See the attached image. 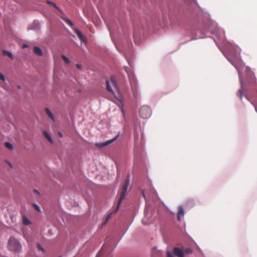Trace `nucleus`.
Listing matches in <instances>:
<instances>
[{
  "instance_id": "18",
  "label": "nucleus",
  "mask_w": 257,
  "mask_h": 257,
  "mask_svg": "<svg viewBox=\"0 0 257 257\" xmlns=\"http://www.w3.org/2000/svg\"><path fill=\"white\" fill-rule=\"evenodd\" d=\"M5 145L7 148L9 149L12 150L13 149V146L10 143L6 142L5 143Z\"/></svg>"
},
{
  "instance_id": "12",
  "label": "nucleus",
  "mask_w": 257,
  "mask_h": 257,
  "mask_svg": "<svg viewBox=\"0 0 257 257\" xmlns=\"http://www.w3.org/2000/svg\"><path fill=\"white\" fill-rule=\"evenodd\" d=\"M106 89L109 92L114 93L112 89L111 88L109 81L106 80Z\"/></svg>"
},
{
  "instance_id": "22",
  "label": "nucleus",
  "mask_w": 257,
  "mask_h": 257,
  "mask_svg": "<svg viewBox=\"0 0 257 257\" xmlns=\"http://www.w3.org/2000/svg\"><path fill=\"white\" fill-rule=\"evenodd\" d=\"M0 80L5 81L6 79L5 76L1 73H0Z\"/></svg>"
},
{
  "instance_id": "15",
  "label": "nucleus",
  "mask_w": 257,
  "mask_h": 257,
  "mask_svg": "<svg viewBox=\"0 0 257 257\" xmlns=\"http://www.w3.org/2000/svg\"><path fill=\"white\" fill-rule=\"evenodd\" d=\"M3 54L4 55H7V56H9L10 58H11L12 59L13 58V55L10 52L7 51L6 50H3Z\"/></svg>"
},
{
  "instance_id": "28",
  "label": "nucleus",
  "mask_w": 257,
  "mask_h": 257,
  "mask_svg": "<svg viewBox=\"0 0 257 257\" xmlns=\"http://www.w3.org/2000/svg\"><path fill=\"white\" fill-rule=\"evenodd\" d=\"M58 135H59V136L60 137H61V138H62V137H63V135H62V134L61 133H60V132H58Z\"/></svg>"
},
{
  "instance_id": "19",
  "label": "nucleus",
  "mask_w": 257,
  "mask_h": 257,
  "mask_svg": "<svg viewBox=\"0 0 257 257\" xmlns=\"http://www.w3.org/2000/svg\"><path fill=\"white\" fill-rule=\"evenodd\" d=\"M32 205L36 210H37L38 212H41L40 207L37 204L33 203Z\"/></svg>"
},
{
  "instance_id": "11",
  "label": "nucleus",
  "mask_w": 257,
  "mask_h": 257,
  "mask_svg": "<svg viewBox=\"0 0 257 257\" xmlns=\"http://www.w3.org/2000/svg\"><path fill=\"white\" fill-rule=\"evenodd\" d=\"M43 134L45 137L48 140V141L51 144L53 143V141L51 137V136L49 135V134L46 131H43Z\"/></svg>"
},
{
  "instance_id": "10",
  "label": "nucleus",
  "mask_w": 257,
  "mask_h": 257,
  "mask_svg": "<svg viewBox=\"0 0 257 257\" xmlns=\"http://www.w3.org/2000/svg\"><path fill=\"white\" fill-rule=\"evenodd\" d=\"M22 222L25 225H29L31 223V221L25 215L22 216Z\"/></svg>"
},
{
  "instance_id": "31",
  "label": "nucleus",
  "mask_w": 257,
  "mask_h": 257,
  "mask_svg": "<svg viewBox=\"0 0 257 257\" xmlns=\"http://www.w3.org/2000/svg\"><path fill=\"white\" fill-rule=\"evenodd\" d=\"M142 194H143V196L144 198H146V196L145 195L144 191H142Z\"/></svg>"
},
{
  "instance_id": "23",
  "label": "nucleus",
  "mask_w": 257,
  "mask_h": 257,
  "mask_svg": "<svg viewBox=\"0 0 257 257\" xmlns=\"http://www.w3.org/2000/svg\"><path fill=\"white\" fill-rule=\"evenodd\" d=\"M66 22L67 23V24L68 25H69L70 26H72L73 25V23L70 20H68V19L66 20Z\"/></svg>"
},
{
  "instance_id": "2",
  "label": "nucleus",
  "mask_w": 257,
  "mask_h": 257,
  "mask_svg": "<svg viewBox=\"0 0 257 257\" xmlns=\"http://www.w3.org/2000/svg\"><path fill=\"white\" fill-rule=\"evenodd\" d=\"M129 175H127V178L125 180L124 183H123L121 191H120V196L118 201L117 206L116 209V211L115 212L118 210L119 205H120L122 201L125 198V194L127 190V188L129 185L130 179H129Z\"/></svg>"
},
{
  "instance_id": "30",
  "label": "nucleus",
  "mask_w": 257,
  "mask_h": 257,
  "mask_svg": "<svg viewBox=\"0 0 257 257\" xmlns=\"http://www.w3.org/2000/svg\"><path fill=\"white\" fill-rule=\"evenodd\" d=\"M157 247H154L153 248V251L154 252V251L157 250Z\"/></svg>"
},
{
  "instance_id": "6",
  "label": "nucleus",
  "mask_w": 257,
  "mask_h": 257,
  "mask_svg": "<svg viewBox=\"0 0 257 257\" xmlns=\"http://www.w3.org/2000/svg\"><path fill=\"white\" fill-rule=\"evenodd\" d=\"M184 211L182 206L178 207V212L177 215V219L179 221H180L181 218L184 216Z\"/></svg>"
},
{
  "instance_id": "3",
  "label": "nucleus",
  "mask_w": 257,
  "mask_h": 257,
  "mask_svg": "<svg viewBox=\"0 0 257 257\" xmlns=\"http://www.w3.org/2000/svg\"><path fill=\"white\" fill-rule=\"evenodd\" d=\"M151 109L147 105L143 106L140 109V115L144 119L149 118L151 115Z\"/></svg>"
},
{
  "instance_id": "16",
  "label": "nucleus",
  "mask_w": 257,
  "mask_h": 257,
  "mask_svg": "<svg viewBox=\"0 0 257 257\" xmlns=\"http://www.w3.org/2000/svg\"><path fill=\"white\" fill-rule=\"evenodd\" d=\"M116 211V209L112 211L111 213H110L107 216V217L106 218V219H105L104 222L103 223V225H105V224H106L108 221V220L109 219L111 214L112 213H115L116 212H115V211Z\"/></svg>"
},
{
  "instance_id": "13",
  "label": "nucleus",
  "mask_w": 257,
  "mask_h": 257,
  "mask_svg": "<svg viewBox=\"0 0 257 257\" xmlns=\"http://www.w3.org/2000/svg\"><path fill=\"white\" fill-rule=\"evenodd\" d=\"M46 3L50 6L54 7L56 9L58 10L59 11H60V12L61 11L59 9V8L57 6V5H56L55 3H54L52 2L49 1H47Z\"/></svg>"
},
{
  "instance_id": "7",
  "label": "nucleus",
  "mask_w": 257,
  "mask_h": 257,
  "mask_svg": "<svg viewBox=\"0 0 257 257\" xmlns=\"http://www.w3.org/2000/svg\"><path fill=\"white\" fill-rule=\"evenodd\" d=\"M74 31L81 41H85L86 40L85 37L82 35V33L79 30L75 29Z\"/></svg>"
},
{
  "instance_id": "27",
  "label": "nucleus",
  "mask_w": 257,
  "mask_h": 257,
  "mask_svg": "<svg viewBox=\"0 0 257 257\" xmlns=\"http://www.w3.org/2000/svg\"><path fill=\"white\" fill-rule=\"evenodd\" d=\"M37 246L38 249H40L42 251L44 250L43 248L41 246V245L39 244H37Z\"/></svg>"
},
{
  "instance_id": "9",
  "label": "nucleus",
  "mask_w": 257,
  "mask_h": 257,
  "mask_svg": "<svg viewBox=\"0 0 257 257\" xmlns=\"http://www.w3.org/2000/svg\"><path fill=\"white\" fill-rule=\"evenodd\" d=\"M34 52L35 54H36L39 56H42L43 55L42 51L38 47H35L34 48Z\"/></svg>"
},
{
  "instance_id": "20",
  "label": "nucleus",
  "mask_w": 257,
  "mask_h": 257,
  "mask_svg": "<svg viewBox=\"0 0 257 257\" xmlns=\"http://www.w3.org/2000/svg\"><path fill=\"white\" fill-rule=\"evenodd\" d=\"M62 59H63V60L66 63H69V59L66 57L64 55H62Z\"/></svg>"
},
{
  "instance_id": "5",
  "label": "nucleus",
  "mask_w": 257,
  "mask_h": 257,
  "mask_svg": "<svg viewBox=\"0 0 257 257\" xmlns=\"http://www.w3.org/2000/svg\"><path fill=\"white\" fill-rule=\"evenodd\" d=\"M173 253L177 257H184V252L183 248L175 247L173 248Z\"/></svg>"
},
{
  "instance_id": "4",
  "label": "nucleus",
  "mask_w": 257,
  "mask_h": 257,
  "mask_svg": "<svg viewBox=\"0 0 257 257\" xmlns=\"http://www.w3.org/2000/svg\"><path fill=\"white\" fill-rule=\"evenodd\" d=\"M117 137H116L114 138L113 139H112L111 140H109L105 142L96 143L95 144V146L99 148H103L104 147H105V146L110 144L112 142H113L117 139Z\"/></svg>"
},
{
  "instance_id": "29",
  "label": "nucleus",
  "mask_w": 257,
  "mask_h": 257,
  "mask_svg": "<svg viewBox=\"0 0 257 257\" xmlns=\"http://www.w3.org/2000/svg\"><path fill=\"white\" fill-rule=\"evenodd\" d=\"M76 66H77V67L78 68H79V69H81V65L78 64H77L76 65Z\"/></svg>"
},
{
  "instance_id": "21",
  "label": "nucleus",
  "mask_w": 257,
  "mask_h": 257,
  "mask_svg": "<svg viewBox=\"0 0 257 257\" xmlns=\"http://www.w3.org/2000/svg\"><path fill=\"white\" fill-rule=\"evenodd\" d=\"M33 192L36 194V195H37L36 196V198L37 199L38 198H39L40 197V193L39 192V191L36 190V189H34L33 190Z\"/></svg>"
},
{
  "instance_id": "24",
  "label": "nucleus",
  "mask_w": 257,
  "mask_h": 257,
  "mask_svg": "<svg viewBox=\"0 0 257 257\" xmlns=\"http://www.w3.org/2000/svg\"><path fill=\"white\" fill-rule=\"evenodd\" d=\"M167 257H174L172 253L169 251H167Z\"/></svg>"
},
{
  "instance_id": "14",
  "label": "nucleus",
  "mask_w": 257,
  "mask_h": 257,
  "mask_svg": "<svg viewBox=\"0 0 257 257\" xmlns=\"http://www.w3.org/2000/svg\"><path fill=\"white\" fill-rule=\"evenodd\" d=\"M110 81L111 84L113 85L114 87H116L117 85V81L116 78L114 76H111L110 78Z\"/></svg>"
},
{
  "instance_id": "25",
  "label": "nucleus",
  "mask_w": 257,
  "mask_h": 257,
  "mask_svg": "<svg viewBox=\"0 0 257 257\" xmlns=\"http://www.w3.org/2000/svg\"><path fill=\"white\" fill-rule=\"evenodd\" d=\"M102 249L98 252V253L97 254V255L96 257H100L101 255L102 254Z\"/></svg>"
},
{
  "instance_id": "26",
  "label": "nucleus",
  "mask_w": 257,
  "mask_h": 257,
  "mask_svg": "<svg viewBox=\"0 0 257 257\" xmlns=\"http://www.w3.org/2000/svg\"><path fill=\"white\" fill-rule=\"evenodd\" d=\"M238 95L240 97V99L242 98V92L241 90H239L238 93Z\"/></svg>"
},
{
  "instance_id": "1",
  "label": "nucleus",
  "mask_w": 257,
  "mask_h": 257,
  "mask_svg": "<svg viewBox=\"0 0 257 257\" xmlns=\"http://www.w3.org/2000/svg\"><path fill=\"white\" fill-rule=\"evenodd\" d=\"M7 247L9 250L14 253H19L22 248L20 242L13 236L10 237Z\"/></svg>"
},
{
  "instance_id": "32",
  "label": "nucleus",
  "mask_w": 257,
  "mask_h": 257,
  "mask_svg": "<svg viewBox=\"0 0 257 257\" xmlns=\"http://www.w3.org/2000/svg\"><path fill=\"white\" fill-rule=\"evenodd\" d=\"M27 46H27L26 44H24V45H23V48L27 47Z\"/></svg>"
},
{
  "instance_id": "8",
  "label": "nucleus",
  "mask_w": 257,
  "mask_h": 257,
  "mask_svg": "<svg viewBox=\"0 0 257 257\" xmlns=\"http://www.w3.org/2000/svg\"><path fill=\"white\" fill-rule=\"evenodd\" d=\"M45 110L49 117L50 118L52 121H55V117L50 110L48 108H46Z\"/></svg>"
},
{
  "instance_id": "17",
  "label": "nucleus",
  "mask_w": 257,
  "mask_h": 257,
  "mask_svg": "<svg viewBox=\"0 0 257 257\" xmlns=\"http://www.w3.org/2000/svg\"><path fill=\"white\" fill-rule=\"evenodd\" d=\"M184 252L187 254H191L193 253V250L189 247L186 248L185 249H183Z\"/></svg>"
}]
</instances>
